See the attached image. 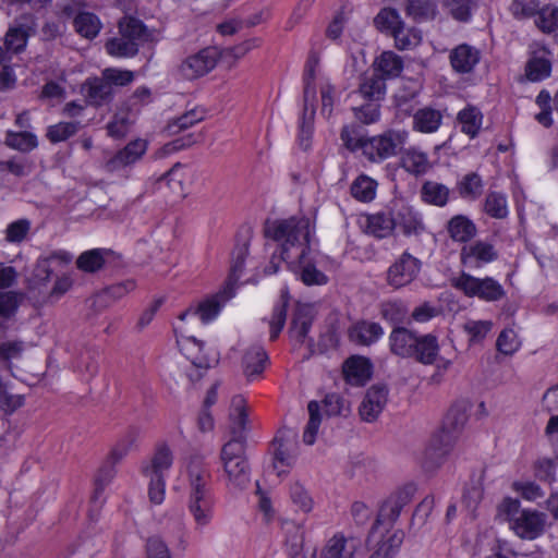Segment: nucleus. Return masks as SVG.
<instances>
[{
	"label": "nucleus",
	"instance_id": "51",
	"mask_svg": "<svg viewBox=\"0 0 558 558\" xmlns=\"http://www.w3.org/2000/svg\"><path fill=\"white\" fill-rule=\"evenodd\" d=\"M535 20L536 26L546 34H550L558 28V7L545 5L538 8Z\"/></svg>",
	"mask_w": 558,
	"mask_h": 558
},
{
	"label": "nucleus",
	"instance_id": "31",
	"mask_svg": "<svg viewBox=\"0 0 558 558\" xmlns=\"http://www.w3.org/2000/svg\"><path fill=\"white\" fill-rule=\"evenodd\" d=\"M441 121L440 111L426 107L414 113L413 129L422 133H433L439 129Z\"/></svg>",
	"mask_w": 558,
	"mask_h": 558
},
{
	"label": "nucleus",
	"instance_id": "64",
	"mask_svg": "<svg viewBox=\"0 0 558 558\" xmlns=\"http://www.w3.org/2000/svg\"><path fill=\"white\" fill-rule=\"evenodd\" d=\"M146 555L147 558H173L168 545L158 536L147 539Z\"/></svg>",
	"mask_w": 558,
	"mask_h": 558
},
{
	"label": "nucleus",
	"instance_id": "6",
	"mask_svg": "<svg viewBox=\"0 0 558 558\" xmlns=\"http://www.w3.org/2000/svg\"><path fill=\"white\" fill-rule=\"evenodd\" d=\"M407 138V131L389 130L378 136L366 138L362 151L372 162L383 161L397 155L404 146Z\"/></svg>",
	"mask_w": 558,
	"mask_h": 558
},
{
	"label": "nucleus",
	"instance_id": "37",
	"mask_svg": "<svg viewBox=\"0 0 558 558\" xmlns=\"http://www.w3.org/2000/svg\"><path fill=\"white\" fill-rule=\"evenodd\" d=\"M484 190V183L480 174L471 172L465 174L458 183L459 195L466 201L477 199Z\"/></svg>",
	"mask_w": 558,
	"mask_h": 558
},
{
	"label": "nucleus",
	"instance_id": "12",
	"mask_svg": "<svg viewBox=\"0 0 558 558\" xmlns=\"http://www.w3.org/2000/svg\"><path fill=\"white\" fill-rule=\"evenodd\" d=\"M388 401V388L386 385L376 384L371 386L359 407V414L362 421L375 422L384 411Z\"/></svg>",
	"mask_w": 558,
	"mask_h": 558
},
{
	"label": "nucleus",
	"instance_id": "42",
	"mask_svg": "<svg viewBox=\"0 0 558 558\" xmlns=\"http://www.w3.org/2000/svg\"><path fill=\"white\" fill-rule=\"evenodd\" d=\"M477 2L478 0H442V7L452 19L468 22Z\"/></svg>",
	"mask_w": 558,
	"mask_h": 558
},
{
	"label": "nucleus",
	"instance_id": "45",
	"mask_svg": "<svg viewBox=\"0 0 558 558\" xmlns=\"http://www.w3.org/2000/svg\"><path fill=\"white\" fill-rule=\"evenodd\" d=\"M375 26L381 32H390L393 36L404 23L396 9L385 8L374 19Z\"/></svg>",
	"mask_w": 558,
	"mask_h": 558
},
{
	"label": "nucleus",
	"instance_id": "50",
	"mask_svg": "<svg viewBox=\"0 0 558 558\" xmlns=\"http://www.w3.org/2000/svg\"><path fill=\"white\" fill-rule=\"evenodd\" d=\"M310 420L303 433V441L306 445H313L318 434L319 425L322 423V415L319 413L320 407L318 402L311 401L307 405Z\"/></svg>",
	"mask_w": 558,
	"mask_h": 558
},
{
	"label": "nucleus",
	"instance_id": "19",
	"mask_svg": "<svg viewBox=\"0 0 558 558\" xmlns=\"http://www.w3.org/2000/svg\"><path fill=\"white\" fill-rule=\"evenodd\" d=\"M481 60V52L477 48L468 44H461L453 48L449 54L450 65L454 72L460 74L471 73Z\"/></svg>",
	"mask_w": 558,
	"mask_h": 558
},
{
	"label": "nucleus",
	"instance_id": "24",
	"mask_svg": "<svg viewBox=\"0 0 558 558\" xmlns=\"http://www.w3.org/2000/svg\"><path fill=\"white\" fill-rule=\"evenodd\" d=\"M343 373L349 384L361 386L371 378L372 365L365 357L352 356L345 361Z\"/></svg>",
	"mask_w": 558,
	"mask_h": 558
},
{
	"label": "nucleus",
	"instance_id": "32",
	"mask_svg": "<svg viewBox=\"0 0 558 558\" xmlns=\"http://www.w3.org/2000/svg\"><path fill=\"white\" fill-rule=\"evenodd\" d=\"M311 308L305 305L298 306L290 327V336L298 342H304L312 325Z\"/></svg>",
	"mask_w": 558,
	"mask_h": 558
},
{
	"label": "nucleus",
	"instance_id": "60",
	"mask_svg": "<svg viewBox=\"0 0 558 558\" xmlns=\"http://www.w3.org/2000/svg\"><path fill=\"white\" fill-rule=\"evenodd\" d=\"M381 316L391 324H401L405 320L408 311L400 302H386L381 305Z\"/></svg>",
	"mask_w": 558,
	"mask_h": 558
},
{
	"label": "nucleus",
	"instance_id": "46",
	"mask_svg": "<svg viewBox=\"0 0 558 558\" xmlns=\"http://www.w3.org/2000/svg\"><path fill=\"white\" fill-rule=\"evenodd\" d=\"M75 31L85 38H94L101 28L99 19L89 12H82L74 19Z\"/></svg>",
	"mask_w": 558,
	"mask_h": 558
},
{
	"label": "nucleus",
	"instance_id": "30",
	"mask_svg": "<svg viewBox=\"0 0 558 558\" xmlns=\"http://www.w3.org/2000/svg\"><path fill=\"white\" fill-rule=\"evenodd\" d=\"M375 71L386 78L398 77L403 70V60L393 51H384L374 62Z\"/></svg>",
	"mask_w": 558,
	"mask_h": 558
},
{
	"label": "nucleus",
	"instance_id": "38",
	"mask_svg": "<svg viewBox=\"0 0 558 558\" xmlns=\"http://www.w3.org/2000/svg\"><path fill=\"white\" fill-rule=\"evenodd\" d=\"M401 165L407 172L414 175L423 174L429 169L427 155L414 148H410L403 153Z\"/></svg>",
	"mask_w": 558,
	"mask_h": 558
},
{
	"label": "nucleus",
	"instance_id": "8",
	"mask_svg": "<svg viewBox=\"0 0 558 558\" xmlns=\"http://www.w3.org/2000/svg\"><path fill=\"white\" fill-rule=\"evenodd\" d=\"M217 61V51L213 48H204L186 57L179 66V73L185 80H196L208 74L216 66Z\"/></svg>",
	"mask_w": 558,
	"mask_h": 558
},
{
	"label": "nucleus",
	"instance_id": "62",
	"mask_svg": "<svg viewBox=\"0 0 558 558\" xmlns=\"http://www.w3.org/2000/svg\"><path fill=\"white\" fill-rule=\"evenodd\" d=\"M23 403V396L9 393L0 379V412L11 414L21 408Z\"/></svg>",
	"mask_w": 558,
	"mask_h": 558
},
{
	"label": "nucleus",
	"instance_id": "52",
	"mask_svg": "<svg viewBox=\"0 0 558 558\" xmlns=\"http://www.w3.org/2000/svg\"><path fill=\"white\" fill-rule=\"evenodd\" d=\"M396 47L400 50L413 49L422 41L421 31L403 25L393 35Z\"/></svg>",
	"mask_w": 558,
	"mask_h": 558
},
{
	"label": "nucleus",
	"instance_id": "18",
	"mask_svg": "<svg viewBox=\"0 0 558 558\" xmlns=\"http://www.w3.org/2000/svg\"><path fill=\"white\" fill-rule=\"evenodd\" d=\"M362 226L366 233L377 239L390 236L396 229L393 206L386 211L366 215L363 218Z\"/></svg>",
	"mask_w": 558,
	"mask_h": 558
},
{
	"label": "nucleus",
	"instance_id": "35",
	"mask_svg": "<svg viewBox=\"0 0 558 558\" xmlns=\"http://www.w3.org/2000/svg\"><path fill=\"white\" fill-rule=\"evenodd\" d=\"M189 510L198 529L208 525L213 519V501L210 496L189 498Z\"/></svg>",
	"mask_w": 558,
	"mask_h": 558
},
{
	"label": "nucleus",
	"instance_id": "28",
	"mask_svg": "<svg viewBox=\"0 0 558 558\" xmlns=\"http://www.w3.org/2000/svg\"><path fill=\"white\" fill-rule=\"evenodd\" d=\"M134 289L135 282L133 280H126L112 284L93 298V306H95L97 311H101Z\"/></svg>",
	"mask_w": 558,
	"mask_h": 558
},
{
	"label": "nucleus",
	"instance_id": "20",
	"mask_svg": "<svg viewBox=\"0 0 558 558\" xmlns=\"http://www.w3.org/2000/svg\"><path fill=\"white\" fill-rule=\"evenodd\" d=\"M229 422L231 439H241L244 441V433L248 424V407L244 397L234 396L232 398Z\"/></svg>",
	"mask_w": 558,
	"mask_h": 558
},
{
	"label": "nucleus",
	"instance_id": "48",
	"mask_svg": "<svg viewBox=\"0 0 558 558\" xmlns=\"http://www.w3.org/2000/svg\"><path fill=\"white\" fill-rule=\"evenodd\" d=\"M278 448L275 451L274 468L278 475L286 472V468H290L296 458V450L293 445L277 440Z\"/></svg>",
	"mask_w": 558,
	"mask_h": 558
},
{
	"label": "nucleus",
	"instance_id": "25",
	"mask_svg": "<svg viewBox=\"0 0 558 558\" xmlns=\"http://www.w3.org/2000/svg\"><path fill=\"white\" fill-rule=\"evenodd\" d=\"M384 335V329L378 323L361 320L349 329V338L352 342L369 345Z\"/></svg>",
	"mask_w": 558,
	"mask_h": 558
},
{
	"label": "nucleus",
	"instance_id": "10",
	"mask_svg": "<svg viewBox=\"0 0 558 558\" xmlns=\"http://www.w3.org/2000/svg\"><path fill=\"white\" fill-rule=\"evenodd\" d=\"M148 148L147 141L137 138L126 144L122 149L118 150L109 158L104 168L107 172H117L126 167H131L142 159Z\"/></svg>",
	"mask_w": 558,
	"mask_h": 558
},
{
	"label": "nucleus",
	"instance_id": "13",
	"mask_svg": "<svg viewBox=\"0 0 558 558\" xmlns=\"http://www.w3.org/2000/svg\"><path fill=\"white\" fill-rule=\"evenodd\" d=\"M35 21L32 15H22L15 20L4 36V46L13 54L23 51L27 40L35 33Z\"/></svg>",
	"mask_w": 558,
	"mask_h": 558
},
{
	"label": "nucleus",
	"instance_id": "54",
	"mask_svg": "<svg viewBox=\"0 0 558 558\" xmlns=\"http://www.w3.org/2000/svg\"><path fill=\"white\" fill-rule=\"evenodd\" d=\"M5 144L9 147L22 151H28L37 147V137L31 132H7Z\"/></svg>",
	"mask_w": 558,
	"mask_h": 558
},
{
	"label": "nucleus",
	"instance_id": "43",
	"mask_svg": "<svg viewBox=\"0 0 558 558\" xmlns=\"http://www.w3.org/2000/svg\"><path fill=\"white\" fill-rule=\"evenodd\" d=\"M377 182L367 175L357 177L351 184V195L364 203H368L375 198Z\"/></svg>",
	"mask_w": 558,
	"mask_h": 558
},
{
	"label": "nucleus",
	"instance_id": "7",
	"mask_svg": "<svg viewBox=\"0 0 558 558\" xmlns=\"http://www.w3.org/2000/svg\"><path fill=\"white\" fill-rule=\"evenodd\" d=\"M547 515L534 509H522L511 520V530L522 539L533 541L539 537L546 529Z\"/></svg>",
	"mask_w": 558,
	"mask_h": 558
},
{
	"label": "nucleus",
	"instance_id": "47",
	"mask_svg": "<svg viewBox=\"0 0 558 558\" xmlns=\"http://www.w3.org/2000/svg\"><path fill=\"white\" fill-rule=\"evenodd\" d=\"M290 500L298 511L310 513L314 508V499L310 492L300 482L290 486Z\"/></svg>",
	"mask_w": 558,
	"mask_h": 558
},
{
	"label": "nucleus",
	"instance_id": "53",
	"mask_svg": "<svg viewBox=\"0 0 558 558\" xmlns=\"http://www.w3.org/2000/svg\"><path fill=\"white\" fill-rule=\"evenodd\" d=\"M288 302L289 298L287 293L282 292L280 303L275 305L271 314V319L269 322L271 340H275L279 336L280 331L284 326L287 318Z\"/></svg>",
	"mask_w": 558,
	"mask_h": 558
},
{
	"label": "nucleus",
	"instance_id": "34",
	"mask_svg": "<svg viewBox=\"0 0 558 558\" xmlns=\"http://www.w3.org/2000/svg\"><path fill=\"white\" fill-rule=\"evenodd\" d=\"M267 354L262 347H252L248 349L243 357L244 374L248 379L260 375L265 368Z\"/></svg>",
	"mask_w": 558,
	"mask_h": 558
},
{
	"label": "nucleus",
	"instance_id": "17",
	"mask_svg": "<svg viewBox=\"0 0 558 558\" xmlns=\"http://www.w3.org/2000/svg\"><path fill=\"white\" fill-rule=\"evenodd\" d=\"M282 548L289 558H296L304 547V523L284 519L281 521Z\"/></svg>",
	"mask_w": 558,
	"mask_h": 558
},
{
	"label": "nucleus",
	"instance_id": "36",
	"mask_svg": "<svg viewBox=\"0 0 558 558\" xmlns=\"http://www.w3.org/2000/svg\"><path fill=\"white\" fill-rule=\"evenodd\" d=\"M461 131L470 137H475L482 126L483 114L474 106H468L458 113Z\"/></svg>",
	"mask_w": 558,
	"mask_h": 558
},
{
	"label": "nucleus",
	"instance_id": "49",
	"mask_svg": "<svg viewBox=\"0 0 558 558\" xmlns=\"http://www.w3.org/2000/svg\"><path fill=\"white\" fill-rule=\"evenodd\" d=\"M106 251L101 248H94L82 253L77 260L76 266L85 272H95L102 268L105 264Z\"/></svg>",
	"mask_w": 558,
	"mask_h": 558
},
{
	"label": "nucleus",
	"instance_id": "21",
	"mask_svg": "<svg viewBox=\"0 0 558 558\" xmlns=\"http://www.w3.org/2000/svg\"><path fill=\"white\" fill-rule=\"evenodd\" d=\"M226 300L223 294H217L203 300L197 307L189 308L179 315V319L184 322L187 318L198 317L202 323L207 324L215 319Z\"/></svg>",
	"mask_w": 558,
	"mask_h": 558
},
{
	"label": "nucleus",
	"instance_id": "9",
	"mask_svg": "<svg viewBox=\"0 0 558 558\" xmlns=\"http://www.w3.org/2000/svg\"><path fill=\"white\" fill-rule=\"evenodd\" d=\"M498 252L495 246L483 240L464 244L460 251V263L465 268L475 269L495 262Z\"/></svg>",
	"mask_w": 558,
	"mask_h": 558
},
{
	"label": "nucleus",
	"instance_id": "4",
	"mask_svg": "<svg viewBox=\"0 0 558 558\" xmlns=\"http://www.w3.org/2000/svg\"><path fill=\"white\" fill-rule=\"evenodd\" d=\"M172 463V450L167 444H159L151 457L142 465L143 475L148 480L149 499L156 505H160L165 499L166 475Z\"/></svg>",
	"mask_w": 558,
	"mask_h": 558
},
{
	"label": "nucleus",
	"instance_id": "63",
	"mask_svg": "<svg viewBox=\"0 0 558 558\" xmlns=\"http://www.w3.org/2000/svg\"><path fill=\"white\" fill-rule=\"evenodd\" d=\"M520 347L518 336L513 329H505L497 339V349L504 354H512Z\"/></svg>",
	"mask_w": 558,
	"mask_h": 558
},
{
	"label": "nucleus",
	"instance_id": "33",
	"mask_svg": "<svg viewBox=\"0 0 558 558\" xmlns=\"http://www.w3.org/2000/svg\"><path fill=\"white\" fill-rule=\"evenodd\" d=\"M386 92V83L384 77L374 72L365 75L360 84L359 94L366 100L378 101Z\"/></svg>",
	"mask_w": 558,
	"mask_h": 558
},
{
	"label": "nucleus",
	"instance_id": "41",
	"mask_svg": "<svg viewBox=\"0 0 558 558\" xmlns=\"http://www.w3.org/2000/svg\"><path fill=\"white\" fill-rule=\"evenodd\" d=\"M405 10L417 22L433 20L437 15V5L433 0H408Z\"/></svg>",
	"mask_w": 558,
	"mask_h": 558
},
{
	"label": "nucleus",
	"instance_id": "26",
	"mask_svg": "<svg viewBox=\"0 0 558 558\" xmlns=\"http://www.w3.org/2000/svg\"><path fill=\"white\" fill-rule=\"evenodd\" d=\"M452 446H447L445 439L438 435H434L426 448L423 457V468L428 471H435L445 461Z\"/></svg>",
	"mask_w": 558,
	"mask_h": 558
},
{
	"label": "nucleus",
	"instance_id": "59",
	"mask_svg": "<svg viewBox=\"0 0 558 558\" xmlns=\"http://www.w3.org/2000/svg\"><path fill=\"white\" fill-rule=\"evenodd\" d=\"M538 8V0H513L510 4V12L515 19L522 20L534 16Z\"/></svg>",
	"mask_w": 558,
	"mask_h": 558
},
{
	"label": "nucleus",
	"instance_id": "16",
	"mask_svg": "<svg viewBox=\"0 0 558 558\" xmlns=\"http://www.w3.org/2000/svg\"><path fill=\"white\" fill-rule=\"evenodd\" d=\"M466 421L468 414L465 408L454 404L447 412L436 435L444 438L447 446H453L463 430Z\"/></svg>",
	"mask_w": 558,
	"mask_h": 558
},
{
	"label": "nucleus",
	"instance_id": "61",
	"mask_svg": "<svg viewBox=\"0 0 558 558\" xmlns=\"http://www.w3.org/2000/svg\"><path fill=\"white\" fill-rule=\"evenodd\" d=\"M102 76L113 89L114 86H126L134 80V73L132 71L114 68H108L104 70Z\"/></svg>",
	"mask_w": 558,
	"mask_h": 558
},
{
	"label": "nucleus",
	"instance_id": "27",
	"mask_svg": "<svg viewBox=\"0 0 558 558\" xmlns=\"http://www.w3.org/2000/svg\"><path fill=\"white\" fill-rule=\"evenodd\" d=\"M447 232L454 242L466 243L476 235L477 228L469 217L456 215L448 221Z\"/></svg>",
	"mask_w": 558,
	"mask_h": 558
},
{
	"label": "nucleus",
	"instance_id": "15",
	"mask_svg": "<svg viewBox=\"0 0 558 558\" xmlns=\"http://www.w3.org/2000/svg\"><path fill=\"white\" fill-rule=\"evenodd\" d=\"M210 472L202 458H194L187 466L189 498L208 497Z\"/></svg>",
	"mask_w": 558,
	"mask_h": 558
},
{
	"label": "nucleus",
	"instance_id": "22",
	"mask_svg": "<svg viewBox=\"0 0 558 558\" xmlns=\"http://www.w3.org/2000/svg\"><path fill=\"white\" fill-rule=\"evenodd\" d=\"M418 336L404 328H395L389 336V345L393 354L401 357H411L415 354V344H417Z\"/></svg>",
	"mask_w": 558,
	"mask_h": 558
},
{
	"label": "nucleus",
	"instance_id": "58",
	"mask_svg": "<svg viewBox=\"0 0 558 558\" xmlns=\"http://www.w3.org/2000/svg\"><path fill=\"white\" fill-rule=\"evenodd\" d=\"M132 124V120L128 112H118L113 119L108 123V134L114 138H121L126 135Z\"/></svg>",
	"mask_w": 558,
	"mask_h": 558
},
{
	"label": "nucleus",
	"instance_id": "56",
	"mask_svg": "<svg viewBox=\"0 0 558 558\" xmlns=\"http://www.w3.org/2000/svg\"><path fill=\"white\" fill-rule=\"evenodd\" d=\"M78 126V122H59L48 128L47 137L51 143L63 142L76 134Z\"/></svg>",
	"mask_w": 558,
	"mask_h": 558
},
{
	"label": "nucleus",
	"instance_id": "44",
	"mask_svg": "<svg viewBox=\"0 0 558 558\" xmlns=\"http://www.w3.org/2000/svg\"><path fill=\"white\" fill-rule=\"evenodd\" d=\"M483 210L492 218L505 219L509 213L506 195L498 192H489L485 197Z\"/></svg>",
	"mask_w": 558,
	"mask_h": 558
},
{
	"label": "nucleus",
	"instance_id": "23",
	"mask_svg": "<svg viewBox=\"0 0 558 558\" xmlns=\"http://www.w3.org/2000/svg\"><path fill=\"white\" fill-rule=\"evenodd\" d=\"M178 343L186 360L193 365H197L198 367H210L211 363L215 362V359L209 357L204 352V343L195 337H182L178 340Z\"/></svg>",
	"mask_w": 558,
	"mask_h": 558
},
{
	"label": "nucleus",
	"instance_id": "2",
	"mask_svg": "<svg viewBox=\"0 0 558 558\" xmlns=\"http://www.w3.org/2000/svg\"><path fill=\"white\" fill-rule=\"evenodd\" d=\"M219 460L228 489L244 490L251 482V468L245 454V442L241 439H230L221 447Z\"/></svg>",
	"mask_w": 558,
	"mask_h": 558
},
{
	"label": "nucleus",
	"instance_id": "5",
	"mask_svg": "<svg viewBox=\"0 0 558 558\" xmlns=\"http://www.w3.org/2000/svg\"><path fill=\"white\" fill-rule=\"evenodd\" d=\"M451 286L468 298L498 302L506 296L502 284L493 277L477 278L465 271L450 279Z\"/></svg>",
	"mask_w": 558,
	"mask_h": 558
},
{
	"label": "nucleus",
	"instance_id": "40",
	"mask_svg": "<svg viewBox=\"0 0 558 558\" xmlns=\"http://www.w3.org/2000/svg\"><path fill=\"white\" fill-rule=\"evenodd\" d=\"M114 89L110 87L106 78L90 80L87 84V99L90 104L99 106L111 100Z\"/></svg>",
	"mask_w": 558,
	"mask_h": 558
},
{
	"label": "nucleus",
	"instance_id": "3",
	"mask_svg": "<svg viewBox=\"0 0 558 558\" xmlns=\"http://www.w3.org/2000/svg\"><path fill=\"white\" fill-rule=\"evenodd\" d=\"M150 39V33L142 21L124 16L119 21V36L106 43L108 54L117 58H131L138 52V47Z\"/></svg>",
	"mask_w": 558,
	"mask_h": 558
},
{
	"label": "nucleus",
	"instance_id": "55",
	"mask_svg": "<svg viewBox=\"0 0 558 558\" xmlns=\"http://www.w3.org/2000/svg\"><path fill=\"white\" fill-rule=\"evenodd\" d=\"M136 441V433L131 430L123 435L112 448L108 462L111 464L119 463L132 449Z\"/></svg>",
	"mask_w": 558,
	"mask_h": 558
},
{
	"label": "nucleus",
	"instance_id": "57",
	"mask_svg": "<svg viewBox=\"0 0 558 558\" xmlns=\"http://www.w3.org/2000/svg\"><path fill=\"white\" fill-rule=\"evenodd\" d=\"M550 62L545 58L534 57L526 65V76L530 81L537 82L549 76Z\"/></svg>",
	"mask_w": 558,
	"mask_h": 558
},
{
	"label": "nucleus",
	"instance_id": "39",
	"mask_svg": "<svg viewBox=\"0 0 558 558\" xmlns=\"http://www.w3.org/2000/svg\"><path fill=\"white\" fill-rule=\"evenodd\" d=\"M450 191L449 189L438 182L427 181L423 184L421 196L422 199L434 206L442 207L448 203Z\"/></svg>",
	"mask_w": 558,
	"mask_h": 558
},
{
	"label": "nucleus",
	"instance_id": "1",
	"mask_svg": "<svg viewBox=\"0 0 558 558\" xmlns=\"http://www.w3.org/2000/svg\"><path fill=\"white\" fill-rule=\"evenodd\" d=\"M265 234L282 245V258L304 284L323 286L328 282V277L306 259L312 235L308 218L275 220L267 223Z\"/></svg>",
	"mask_w": 558,
	"mask_h": 558
},
{
	"label": "nucleus",
	"instance_id": "14",
	"mask_svg": "<svg viewBox=\"0 0 558 558\" xmlns=\"http://www.w3.org/2000/svg\"><path fill=\"white\" fill-rule=\"evenodd\" d=\"M396 228H400L405 236H421L426 232L422 214L412 206L393 204Z\"/></svg>",
	"mask_w": 558,
	"mask_h": 558
},
{
	"label": "nucleus",
	"instance_id": "11",
	"mask_svg": "<svg viewBox=\"0 0 558 558\" xmlns=\"http://www.w3.org/2000/svg\"><path fill=\"white\" fill-rule=\"evenodd\" d=\"M421 263L411 254L404 252L388 269L387 282L398 289L413 281L420 271Z\"/></svg>",
	"mask_w": 558,
	"mask_h": 558
},
{
	"label": "nucleus",
	"instance_id": "29",
	"mask_svg": "<svg viewBox=\"0 0 558 558\" xmlns=\"http://www.w3.org/2000/svg\"><path fill=\"white\" fill-rule=\"evenodd\" d=\"M415 347V354H413L412 357L417 362L424 365L436 363L439 353V344L436 336L432 333L418 336Z\"/></svg>",
	"mask_w": 558,
	"mask_h": 558
}]
</instances>
